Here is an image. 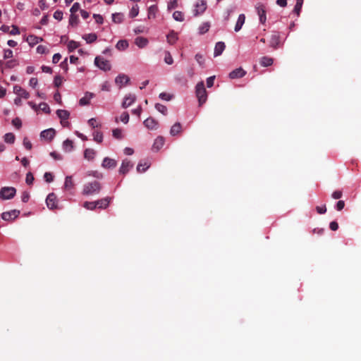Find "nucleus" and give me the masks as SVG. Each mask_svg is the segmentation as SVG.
Instances as JSON below:
<instances>
[{
  "label": "nucleus",
  "instance_id": "e2e57ef3",
  "mask_svg": "<svg viewBox=\"0 0 361 361\" xmlns=\"http://www.w3.org/2000/svg\"><path fill=\"white\" fill-rule=\"evenodd\" d=\"M342 195H343L342 191L336 190L332 193L331 197L335 200H338L342 197Z\"/></svg>",
  "mask_w": 361,
  "mask_h": 361
},
{
  "label": "nucleus",
  "instance_id": "4be33fe9",
  "mask_svg": "<svg viewBox=\"0 0 361 361\" xmlns=\"http://www.w3.org/2000/svg\"><path fill=\"white\" fill-rule=\"evenodd\" d=\"M166 38H167V42L169 44H173L178 40V34L176 32H175L173 30H171L167 35Z\"/></svg>",
  "mask_w": 361,
  "mask_h": 361
},
{
  "label": "nucleus",
  "instance_id": "9d476101",
  "mask_svg": "<svg viewBox=\"0 0 361 361\" xmlns=\"http://www.w3.org/2000/svg\"><path fill=\"white\" fill-rule=\"evenodd\" d=\"M133 167V164L130 162V161L128 159H124L122 162V164L119 169V173L125 175L126 174L130 169Z\"/></svg>",
  "mask_w": 361,
  "mask_h": 361
},
{
  "label": "nucleus",
  "instance_id": "f3484780",
  "mask_svg": "<svg viewBox=\"0 0 361 361\" xmlns=\"http://www.w3.org/2000/svg\"><path fill=\"white\" fill-rule=\"evenodd\" d=\"M129 81L130 78L125 74H119L115 79V82L120 87L128 83Z\"/></svg>",
  "mask_w": 361,
  "mask_h": 361
},
{
  "label": "nucleus",
  "instance_id": "ddd939ff",
  "mask_svg": "<svg viewBox=\"0 0 361 361\" xmlns=\"http://www.w3.org/2000/svg\"><path fill=\"white\" fill-rule=\"evenodd\" d=\"M246 74V71H244L242 68H238L233 71H231L229 73V78L231 79H236V78H241L243 76H245Z\"/></svg>",
  "mask_w": 361,
  "mask_h": 361
},
{
  "label": "nucleus",
  "instance_id": "f03ea898",
  "mask_svg": "<svg viewBox=\"0 0 361 361\" xmlns=\"http://www.w3.org/2000/svg\"><path fill=\"white\" fill-rule=\"evenodd\" d=\"M195 93L198 99L199 105L201 106L205 103L207 99V94L203 81H201L197 84L195 87Z\"/></svg>",
  "mask_w": 361,
  "mask_h": 361
},
{
  "label": "nucleus",
  "instance_id": "f704fd0d",
  "mask_svg": "<svg viewBox=\"0 0 361 361\" xmlns=\"http://www.w3.org/2000/svg\"><path fill=\"white\" fill-rule=\"evenodd\" d=\"M210 24L209 23H202L200 27H199V33L200 35H203L206 32H207L209 30Z\"/></svg>",
  "mask_w": 361,
  "mask_h": 361
},
{
  "label": "nucleus",
  "instance_id": "864d4df0",
  "mask_svg": "<svg viewBox=\"0 0 361 361\" xmlns=\"http://www.w3.org/2000/svg\"><path fill=\"white\" fill-rule=\"evenodd\" d=\"M121 121L124 123H127L129 121V114L128 112L125 111L123 112L120 117Z\"/></svg>",
  "mask_w": 361,
  "mask_h": 361
},
{
  "label": "nucleus",
  "instance_id": "052dcab7",
  "mask_svg": "<svg viewBox=\"0 0 361 361\" xmlns=\"http://www.w3.org/2000/svg\"><path fill=\"white\" fill-rule=\"evenodd\" d=\"M44 178L47 183H51L54 180L52 174L49 172H46L44 175Z\"/></svg>",
  "mask_w": 361,
  "mask_h": 361
},
{
  "label": "nucleus",
  "instance_id": "8fccbe9b",
  "mask_svg": "<svg viewBox=\"0 0 361 361\" xmlns=\"http://www.w3.org/2000/svg\"><path fill=\"white\" fill-rule=\"evenodd\" d=\"M42 39L40 37H37L34 35H30L27 37V41L30 42V43L37 44L39 42V41H42Z\"/></svg>",
  "mask_w": 361,
  "mask_h": 361
},
{
  "label": "nucleus",
  "instance_id": "a211bd4d",
  "mask_svg": "<svg viewBox=\"0 0 361 361\" xmlns=\"http://www.w3.org/2000/svg\"><path fill=\"white\" fill-rule=\"evenodd\" d=\"M94 97V94L92 92H85L83 97H82L79 100V104L80 106H86L90 104V101Z\"/></svg>",
  "mask_w": 361,
  "mask_h": 361
},
{
  "label": "nucleus",
  "instance_id": "13d9d810",
  "mask_svg": "<svg viewBox=\"0 0 361 361\" xmlns=\"http://www.w3.org/2000/svg\"><path fill=\"white\" fill-rule=\"evenodd\" d=\"M54 82L56 87H60L62 84V78L60 75L55 76Z\"/></svg>",
  "mask_w": 361,
  "mask_h": 361
},
{
  "label": "nucleus",
  "instance_id": "6ab92c4d",
  "mask_svg": "<svg viewBox=\"0 0 361 361\" xmlns=\"http://www.w3.org/2000/svg\"><path fill=\"white\" fill-rule=\"evenodd\" d=\"M111 200V197H106L96 201L97 208L106 209Z\"/></svg>",
  "mask_w": 361,
  "mask_h": 361
},
{
  "label": "nucleus",
  "instance_id": "de8ad7c7",
  "mask_svg": "<svg viewBox=\"0 0 361 361\" xmlns=\"http://www.w3.org/2000/svg\"><path fill=\"white\" fill-rule=\"evenodd\" d=\"M64 186L67 189H70L73 187V182L71 176H67L65 180Z\"/></svg>",
  "mask_w": 361,
  "mask_h": 361
},
{
  "label": "nucleus",
  "instance_id": "f8f14e48",
  "mask_svg": "<svg viewBox=\"0 0 361 361\" xmlns=\"http://www.w3.org/2000/svg\"><path fill=\"white\" fill-rule=\"evenodd\" d=\"M144 126L149 130H156L158 127V122L153 118H147L143 122Z\"/></svg>",
  "mask_w": 361,
  "mask_h": 361
},
{
  "label": "nucleus",
  "instance_id": "f257e3e1",
  "mask_svg": "<svg viewBox=\"0 0 361 361\" xmlns=\"http://www.w3.org/2000/svg\"><path fill=\"white\" fill-rule=\"evenodd\" d=\"M102 189L101 183L97 180L87 183L83 187L82 194L85 195H93L98 194Z\"/></svg>",
  "mask_w": 361,
  "mask_h": 361
},
{
  "label": "nucleus",
  "instance_id": "7ed1b4c3",
  "mask_svg": "<svg viewBox=\"0 0 361 361\" xmlns=\"http://www.w3.org/2000/svg\"><path fill=\"white\" fill-rule=\"evenodd\" d=\"M16 192V190L13 187H3L0 190V198L10 200L15 196Z\"/></svg>",
  "mask_w": 361,
  "mask_h": 361
},
{
  "label": "nucleus",
  "instance_id": "473e14b6",
  "mask_svg": "<svg viewBox=\"0 0 361 361\" xmlns=\"http://www.w3.org/2000/svg\"><path fill=\"white\" fill-rule=\"evenodd\" d=\"M112 20L115 23H121L123 20V15L121 13H116L112 14Z\"/></svg>",
  "mask_w": 361,
  "mask_h": 361
},
{
  "label": "nucleus",
  "instance_id": "aec40b11",
  "mask_svg": "<svg viewBox=\"0 0 361 361\" xmlns=\"http://www.w3.org/2000/svg\"><path fill=\"white\" fill-rule=\"evenodd\" d=\"M226 48V45L223 42H219L214 47V56L215 57L220 56Z\"/></svg>",
  "mask_w": 361,
  "mask_h": 361
},
{
  "label": "nucleus",
  "instance_id": "a18cd8bd",
  "mask_svg": "<svg viewBox=\"0 0 361 361\" xmlns=\"http://www.w3.org/2000/svg\"><path fill=\"white\" fill-rule=\"evenodd\" d=\"M164 61L169 65H171L173 63V59L169 51H165Z\"/></svg>",
  "mask_w": 361,
  "mask_h": 361
},
{
  "label": "nucleus",
  "instance_id": "338daca9",
  "mask_svg": "<svg viewBox=\"0 0 361 361\" xmlns=\"http://www.w3.org/2000/svg\"><path fill=\"white\" fill-rule=\"evenodd\" d=\"M13 57V51L11 49H5L4 50V59H10Z\"/></svg>",
  "mask_w": 361,
  "mask_h": 361
},
{
  "label": "nucleus",
  "instance_id": "412c9836",
  "mask_svg": "<svg viewBox=\"0 0 361 361\" xmlns=\"http://www.w3.org/2000/svg\"><path fill=\"white\" fill-rule=\"evenodd\" d=\"M245 16L244 14H240L238 18V20H237V22L235 23V28H234L235 32H238L241 30L242 26L245 23Z\"/></svg>",
  "mask_w": 361,
  "mask_h": 361
},
{
  "label": "nucleus",
  "instance_id": "0eeeda50",
  "mask_svg": "<svg viewBox=\"0 0 361 361\" xmlns=\"http://www.w3.org/2000/svg\"><path fill=\"white\" fill-rule=\"evenodd\" d=\"M207 8V4L205 1H198L195 4V8L194 10V15L197 16L202 14Z\"/></svg>",
  "mask_w": 361,
  "mask_h": 361
},
{
  "label": "nucleus",
  "instance_id": "37998d69",
  "mask_svg": "<svg viewBox=\"0 0 361 361\" xmlns=\"http://www.w3.org/2000/svg\"><path fill=\"white\" fill-rule=\"evenodd\" d=\"M155 108L158 111L163 114L164 115H166L167 113V108L166 106H164L163 104H156Z\"/></svg>",
  "mask_w": 361,
  "mask_h": 361
},
{
  "label": "nucleus",
  "instance_id": "680f3d73",
  "mask_svg": "<svg viewBox=\"0 0 361 361\" xmlns=\"http://www.w3.org/2000/svg\"><path fill=\"white\" fill-rule=\"evenodd\" d=\"M37 52L42 54H46L47 52H48V50L46 47H44L43 45H39L37 47Z\"/></svg>",
  "mask_w": 361,
  "mask_h": 361
},
{
  "label": "nucleus",
  "instance_id": "0e129e2a",
  "mask_svg": "<svg viewBox=\"0 0 361 361\" xmlns=\"http://www.w3.org/2000/svg\"><path fill=\"white\" fill-rule=\"evenodd\" d=\"M94 18L95 19V21L98 24H102L104 22L103 17L99 14H94L93 15Z\"/></svg>",
  "mask_w": 361,
  "mask_h": 361
},
{
  "label": "nucleus",
  "instance_id": "72a5a7b5",
  "mask_svg": "<svg viewBox=\"0 0 361 361\" xmlns=\"http://www.w3.org/2000/svg\"><path fill=\"white\" fill-rule=\"evenodd\" d=\"M16 137L12 133H6L4 135V141L9 144H13L15 142Z\"/></svg>",
  "mask_w": 361,
  "mask_h": 361
},
{
  "label": "nucleus",
  "instance_id": "393cba45",
  "mask_svg": "<svg viewBox=\"0 0 361 361\" xmlns=\"http://www.w3.org/2000/svg\"><path fill=\"white\" fill-rule=\"evenodd\" d=\"M274 60L272 58L268 56H263L260 59V64L262 66L268 67L273 64Z\"/></svg>",
  "mask_w": 361,
  "mask_h": 361
},
{
  "label": "nucleus",
  "instance_id": "49530a36",
  "mask_svg": "<svg viewBox=\"0 0 361 361\" xmlns=\"http://www.w3.org/2000/svg\"><path fill=\"white\" fill-rule=\"evenodd\" d=\"M39 108L41 109V111H42L43 112L46 113V114L50 113V108L47 103H44V102L40 103L39 105Z\"/></svg>",
  "mask_w": 361,
  "mask_h": 361
},
{
  "label": "nucleus",
  "instance_id": "a878e982",
  "mask_svg": "<svg viewBox=\"0 0 361 361\" xmlns=\"http://www.w3.org/2000/svg\"><path fill=\"white\" fill-rule=\"evenodd\" d=\"M56 114L61 120H68L70 116V113L67 110L59 109L56 111Z\"/></svg>",
  "mask_w": 361,
  "mask_h": 361
},
{
  "label": "nucleus",
  "instance_id": "423d86ee",
  "mask_svg": "<svg viewBox=\"0 0 361 361\" xmlns=\"http://www.w3.org/2000/svg\"><path fill=\"white\" fill-rule=\"evenodd\" d=\"M46 203L50 209H54L57 207V197L54 193H50L48 195L46 199Z\"/></svg>",
  "mask_w": 361,
  "mask_h": 361
},
{
  "label": "nucleus",
  "instance_id": "7c9ffc66",
  "mask_svg": "<svg viewBox=\"0 0 361 361\" xmlns=\"http://www.w3.org/2000/svg\"><path fill=\"white\" fill-rule=\"evenodd\" d=\"M63 147L64 150L71 152L73 148V142L72 140L67 139L63 142Z\"/></svg>",
  "mask_w": 361,
  "mask_h": 361
},
{
  "label": "nucleus",
  "instance_id": "c9c22d12",
  "mask_svg": "<svg viewBox=\"0 0 361 361\" xmlns=\"http://www.w3.org/2000/svg\"><path fill=\"white\" fill-rule=\"evenodd\" d=\"M80 46V43L77 42L74 40L69 41L68 44V49L69 52L73 51L75 49H76Z\"/></svg>",
  "mask_w": 361,
  "mask_h": 361
},
{
  "label": "nucleus",
  "instance_id": "4468645a",
  "mask_svg": "<svg viewBox=\"0 0 361 361\" xmlns=\"http://www.w3.org/2000/svg\"><path fill=\"white\" fill-rule=\"evenodd\" d=\"M13 92L15 94H18L19 97L28 99L30 97L29 92L18 85H15L13 87Z\"/></svg>",
  "mask_w": 361,
  "mask_h": 361
},
{
  "label": "nucleus",
  "instance_id": "603ef678",
  "mask_svg": "<svg viewBox=\"0 0 361 361\" xmlns=\"http://www.w3.org/2000/svg\"><path fill=\"white\" fill-rule=\"evenodd\" d=\"M12 124L18 129L20 128L22 126V122L19 118H15L13 119Z\"/></svg>",
  "mask_w": 361,
  "mask_h": 361
},
{
  "label": "nucleus",
  "instance_id": "ea45409f",
  "mask_svg": "<svg viewBox=\"0 0 361 361\" xmlns=\"http://www.w3.org/2000/svg\"><path fill=\"white\" fill-rule=\"evenodd\" d=\"M173 18L175 20L180 22H182L184 20L183 13L179 11H176L173 13Z\"/></svg>",
  "mask_w": 361,
  "mask_h": 361
},
{
  "label": "nucleus",
  "instance_id": "69168bd1",
  "mask_svg": "<svg viewBox=\"0 0 361 361\" xmlns=\"http://www.w3.org/2000/svg\"><path fill=\"white\" fill-rule=\"evenodd\" d=\"M63 12L61 11H56L54 13V18L58 20H61L63 18Z\"/></svg>",
  "mask_w": 361,
  "mask_h": 361
},
{
  "label": "nucleus",
  "instance_id": "a19ab883",
  "mask_svg": "<svg viewBox=\"0 0 361 361\" xmlns=\"http://www.w3.org/2000/svg\"><path fill=\"white\" fill-rule=\"evenodd\" d=\"M83 207L90 210H93L97 208L96 201L94 202H85L83 204Z\"/></svg>",
  "mask_w": 361,
  "mask_h": 361
},
{
  "label": "nucleus",
  "instance_id": "58836bf2",
  "mask_svg": "<svg viewBox=\"0 0 361 361\" xmlns=\"http://www.w3.org/2000/svg\"><path fill=\"white\" fill-rule=\"evenodd\" d=\"M157 10H158V8H157V6H155V5L151 6L148 8V18H154Z\"/></svg>",
  "mask_w": 361,
  "mask_h": 361
},
{
  "label": "nucleus",
  "instance_id": "bf43d9fd",
  "mask_svg": "<svg viewBox=\"0 0 361 361\" xmlns=\"http://www.w3.org/2000/svg\"><path fill=\"white\" fill-rule=\"evenodd\" d=\"M23 145L28 150L32 149V143L28 140L27 137H24V139H23Z\"/></svg>",
  "mask_w": 361,
  "mask_h": 361
},
{
  "label": "nucleus",
  "instance_id": "09e8293b",
  "mask_svg": "<svg viewBox=\"0 0 361 361\" xmlns=\"http://www.w3.org/2000/svg\"><path fill=\"white\" fill-rule=\"evenodd\" d=\"M112 133H113V136L116 139L120 140V139H121L123 137V136H122V130L120 128H115V129H114Z\"/></svg>",
  "mask_w": 361,
  "mask_h": 361
},
{
  "label": "nucleus",
  "instance_id": "bb28decb",
  "mask_svg": "<svg viewBox=\"0 0 361 361\" xmlns=\"http://www.w3.org/2000/svg\"><path fill=\"white\" fill-rule=\"evenodd\" d=\"M82 39H84L87 43H92L95 42L97 39V36L95 33H90L86 34L82 36Z\"/></svg>",
  "mask_w": 361,
  "mask_h": 361
},
{
  "label": "nucleus",
  "instance_id": "39448f33",
  "mask_svg": "<svg viewBox=\"0 0 361 361\" xmlns=\"http://www.w3.org/2000/svg\"><path fill=\"white\" fill-rule=\"evenodd\" d=\"M261 23L264 24L267 20L266 9L264 4L259 3L255 6Z\"/></svg>",
  "mask_w": 361,
  "mask_h": 361
},
{
  "label": "nucleus",
  "instance_id": "9b49d317",
  "mask_svg": "<svg viewBox=\"0 0 361 361\" xmlns=\"http://www.w3.org/2000/svg\"><path fill=\"white\" fill-rule=\"evenodd\" d=\"M136 100V97L135 94H126L124 97L123 102L122 103V107L124 109L128 108L130 105H132L135 101Z\"/></svg>",
  "mask_w": 361,
  "mask_h": 361
},
{
  "label": "nucleus",
  "instance_id": "774afa93",
  "mask_svg": "<svg viewBox=\"0 0 361 361\" xmlns=\"http://www.w3.org/2000/svg\"><path fill=\"white\" fill-rule=\"evenodd\" d=\"M345 207V202L343 200H339L337 203H336V208L338 211H341Z\"/></svg>",
  "mask_w": 361,
  "mask_h": 361
},
{
  "label": "nucleus",
  "instance_id": "1a4fd4ad",
  "mask_svg": "<svg viewBox=\"0 0 361 361\" xmlns=\"http://www.w3.org/2000/svg\"><path fill=\"white\" fill-rule=\"evenodd\" d=\"M270 47L276 49L280 44V36L278 32L274 31L269 40Z\"/></svg>",
  "mask_w": 361,
  "mask_h": 361
},
{
  "label": "nucleus",
  "instance_id": "3c124183",
  "mask_svg": "<svg viewBox=\"0 0 361 361\" xmlns=\"http://www.w3.org/2000/svg\"><path fill=\"white\" fill-rule=\"evenodd\" d=\"M25 181H26V183L28 185L32 184V183L34 181V176L31 172H29L27 173Z\"/></svg>",
  "mask_w": 361,
  "mask_h": 361
},
{
  "label": "nucleus",
  "instance_id": "c03bdc74",
  "mask_svg": "<svg viewBox=\"0 0 361 361\" xmlns=\"http://www.w3.org/2000/svg\"><path fill=\"white\" fill-rule=\"evenodd\" d=\"M149 167V165L147 164V163H145L144 164L140 163L137 166V171L139 173L145 172Z\"/></svg>",
  "mask_w": 361,
  "mask_h": 361
},
{
  "label": "nucleus",
  "instance_id": "79ce46f5",
  "mask_svg": "<svg viewBox=\"0 0 361 361\" xmlns=\"http://www.w3.org/2000/svg\"><path fill=\"white\" fill-rule=\"evenodd\" d=\"M139 13V7L137 5H135L132 7L129 16L130 18H135L136 17Z\"/></svg>",
  "mask_w": 361,
  "mask_h": 361
},
{
  "label": "nucleus",
  "instance_id": "c85d7f7f",
  "mask_svg": "<svg viewBox=\"0 0 361 361\" xmlns=\"http://www.w3.org/2000/svg\"><path fill=\"white\" fill-rule=\"evenodd\" d=\"M164 144V140L162 137H158L154 142L153 148L159 150L160 148L163 147Z\"/></svg>",
  "mask_w": 361,
  "mask_h": 361
},
{
  "label": "nucleus",
  "instance_id": "4d7b16f0",
  "mask_svg": "<svg viewBox=\"0 0 361 361\" xmlns=\"http://www.w3.org/2000/svg\"><path fill=\"white\" fill-rule=\"evenodd\" d=\"M79 9H80V4L78 2H75L72 6L70 11H71V14H75Z\"/></svg>",
  "mask_w": 361,
  "mask_h": 361
},
{
  "label": "nucleus",
  "instance_id": "c756f323",
  "mask_svg": "<svg viewBox=\"0 0 361 361\" xmlns=\"http://www.w3.org/2000/svg\"><path fill=\"white\" fill-rule=\"evenodd\" d=\"M303 1L304 0H296V4L295 5V7H294V9H293V12L295 13H296V15L298 16H299V15L300 13V11H301V9H302V4H303Z\"/></svg>",
  "mask_w": 361,
  "mask_h": 361
},
{
  "label": "nucleus",
  "instance_id": "5fc2aeb1",
  "mask_svg": "<svg viewBox=\"0 0 361 361\" xmlns=\"http://www.w3.org/2000/svg\"><path fill=\"white\" fill-rule=\"evenodd\" d=\"M159 98H161L163 100L169 101L171 99L172 96L168 93L161 92L159 94Z\"/></svg>",
  "mask_w": 361,
  "mask_h": 361
},
{
  "label": "nucleus",
  "instance_id": "6e6d98bb",
  "mask_svg": "<svg viewBox=\"0 0 361 361\" xmlns=\"http://www.w3.org/2000/svg\"><path fill=\"white\" fill-rule=\"evenodd\" d=\"M195 60L200 64V66H203L204 62V57H203V56L202 54H197L195 55Z\"/></svg>",
  "mask_w": 361,
  "mask_h": 361
},
{
  "label": "nucleus",
  "instance_id": "4c0bfd02",
  "mask_svg": "<svg viewBox=\"0 0 361 361\" xmlns=\"http://www.w3.org/2000/svg\"><path fill=\"white\" fill-rule=\"evenodd\" d=\"M94 140L98 143H101L103 140V134L100 131H94L93 133Z\"/></svg>",
  "mask_w": 361,
  "mask_h": 361
},
{
  "label": "nucleus",
  "instance_id": "5701e85b",
  "mask_svg": "<svg viewBox=\"0 0 361 361\" xmlns=\"http://www.w3.org/2000/svg\"><path fill=\"white\" fill-rule=\"evenodd\" d=\"M135 44L140 48H144L147 46L148 40L147 38L142 37H138L135 40Z\"/></svg>",
  "mask_w": 361,
  "mask_h": 361
},
{
  "label": "nucleus",
  "instance_id": "6e6552de",
  "mask_svg": "<svg viewBox=\"0 0 361 361\" xmlns=\"http://www.w3.org/2000/svg\"><path fill=\"white\" fill-rule=\"evenodd\" d=\"M20 212L18 210H12L10 212H3L1 214V218L5 221H11L15 219L18 216Z\"/></svg>",
  "mask_w": 361,
  "mask_h": 361
},
{
  "label": "nucleus",
  "instance_id": "cd10ccee",
  "mask_svg": "<svg viewBox=\"0 0 361 361\" xmlns=\"http://www.w3.org/2000/svg\"><path fill=\"white\" fill-rule=\"evenodd\" d=\"M95 151L92 149H86L84 152V157L85 159L90 161L93 160L95 156Z\"/></svg>",
  "mask_w": 361,
  "mask_h": 361
},
{
  "label": "nucleus",
  "instance_id": "20e7f679",
  "mask_svg": "<svg viewBox=\"0 0 361 361\" xmlns=\"http://www.w3.org/2000/svg\"><path fill=\"white\" fill-rule=\"evenodd\" d=\"M94 64L101 70L104 71H110L111 68L109 61L104 59L101 56H97L94 59Z\"/></svg>",
  "mask_w": 361,
  "mask_h": 361
},
{
  "label": "nucleus",
  "instance_id": "dca6fc26",
  "mask_svg": "<svg viewBox=\"0 0 361 361\" xmlns=\"http://www.w3.org/2000/svg\"><path fill=\"white\" fill-rule=\"evenodd\" d=\"M116 164H117V162L115 159H111L109 157H105L103 159L102 166V167H104L105 169H113L116 166Z\"/></svg>",
  "mask_w": 361,
  "mask_h": 361
},
{
  "label": "nucleus",
  "instance_id": "2eb2a0df",
  "mask_svg": "<svg viewBox=\"0 0 361 361\" xmlns=\"http://www.w3.org/2000/svg\"><path fill=\"white\" fill-rule=\"evenodd\" d=\"M55 130L53 128H49L41 132L40 136L42 138L51 140L55 136Z\"/></svg>",
  "mask_w": 361,
  "mask_h": 361
},
{
  "label": "nucleus",
  "instance_id": "2f4dec72",
  "mask_svg": "<svg viewBox=\"0 0 361 361\" xmlns=\"http://www.w3.org/2000/svg\"><path fill=\"white\" fill-rule=\"evenodd\" d=\"M128 47V42L126 40L123 39L119 40L116 45V49L118 50H125Z\"/></svg>",
  "mask_w": 361,
  "mask_h": 361
},
{
  "label": "nucleus",
  "instance_id": "b1692460",
  "mask_svg": "<svg viewBox=\"0 0 361 361\" xmlns=\"http://www.w3.org/2000/svg\"><path fill=\"white\" fill-rule=\"evenodd\" d=\"M182 129L181 124L178 122L176 123L171 128L170 130V134L172 136H175L178 135Z\"/></svg>",
  "mask_w": 361,
  "mask_h": 361
},
{
  "label": "nucleus",
  "instance_id": "e433bc0d",
  "mask_svg": "<svg viewBox=\"0 0 361 361\" xmlns=\"http://www.w3.org/2000/svg\"><path fill=\"white\" fill-rule=\"evenodd\" d=\"M79 22L78 16L75 14H71L69 18V24L71 26H76Z\"/></svg>",
  "mask_w": 361,
  "mask_h": 361
}]
</instances>
